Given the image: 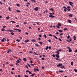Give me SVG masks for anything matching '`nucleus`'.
Segmentation results:
<instances>
[{"label":"nucleus","mask_w":77,"mask_h":77,"mask_svg":"<svg viewBox=\"0 0 77 77\" xmlns=\"http://www.w3.org/2000/svg\"><path fill=\"white\" fill-rule=\"evenodd\" d=\"M68 30L67 28H64L63 29V30Z\"/></svg>","instance_id":"4c0bfd02"},{"label":"nucleus","mask_w":77,"mask_h":77,"mask_svg":"<svg viewBox=\"0 0 77 77\" xmlns=\"http://www.w3.org/2000/svg\"><path fill=\"white\" fill-rule=\"evenodd\" d=\"M67 48H68L69 50L70 49V48H69V47H67Z\"/></svg>","instance_id":"69168bd1"},{"label":"nucleus","mask_w":77,"mask_h":77,"mask_svg":"<svg viewBox=\"0 0 77 77\" xmlns=\"http://www.w3.org/2000/svg\"><path fill=\"white\" fill-rule=\"evenodd\" d=\"M10 17L9 16L7 17H6V20H8L9 19Z\"/></svg>","instance_id":"a211bd4d"},{"label":"nucleus","mask_w":77,"mask_h":77,"mask_svg":"<svg viewBox=\"0 0 77 77\" xmlns=\"http://www.w3.org/2000/svg\"><path fill=\"white\" fill-rule=\"evenodd\" d=\"M62 66V63H59L57 65V67H59V66Z\"/></svg>","instance_id":"7ed1b4c3"},{"label":"nucleus","mask_w":77,"mask_h":77,"mask_svg":"<svg viewBox=\"0 0 77 77\" xmlns=\"http://www.w3.org/2000/svg\"><path fill=\"white\" fill-rule=\"evenodd\" d=\"M23 60H24V61L25 62H26L27 61V59H26V58H24L23 59Z\"/></svg>","instance_id":"6e6552de"},{"label":"nucleus","mask_w":77,"mask_h":77,"mask_svg":"<svg viewBox=\"0 0 77 77\" xmlns=\"http://www.w3.org/2000/svg\"><path fill=\"white\" fill-rule=\"evenodd\" d=\"M49 17H51V18H54V17H54V16H53V15H49Z\"/></svg>","instance_id":"1a4fd4ad"},{"label":"nucleus","mask_w":77,"mask_h":77,"mask_svg":"<svg viewBox=\"0 0 77 77\" xmlns=\"http://www.w3.org/2000/svg\"><path fill=\"white\" fill-rule=\"evenodd\" d=\"M65 68V66H62L61 67V68H62V69H63V68Z\"/></svg>","instance_id":"6ab92c4d"},{"label":"nucleus","mask_w":77,"mask_h":77,"mask_svg":"<svg viewBox=\"0 0 77 77\" xmlns=\"http://www.w3.org/2000/svg\"><path fill=\"white\" fill-rule=\"evenodd\" d=\"M71 65H72H72H73V62H71Z\"/></svg>","instance_id":"7c9ffc66"},{"label":"nucleus","mask_w":77,"mask_h":77,"mask_svg":"<svg viewBox=\"0 0 77 77\" xmlns=\"http://www.w3.org/2000/svg\"><path fill=\"white\" fill-rule=\"evenodd\" d=\"M69 52H71V51H72V50L70 49L69 50Z\"/></svg>","instance_id":"79ce46f5"},{"label":"nucleus","mask_w":77,"mask_h":77,"mask_svg":"<svg viewBox=\"0 0 77 77\" xmlns=\"http://www.w3.org/2000/svg\"><path fill=\"white\" fill-rule=\"evenodd\" d=\"M57 28H58V29H59V28H60V27H59V26H58L57 25Z\"/></svg>","instance_id":"a18cd8bd"},{"label":"nucleus","mask_w":77,"mask_h":77,"mask_svg":"<svg viewBox=\"0 0 77 77\" xmlns=\"http://www.w3.org/2000/svg\"><path fill=\"white\" fill-rule=\"evenodd\" d=\"M29 39H27L25 41V42L26 43H27V42H29Z\"/></svg>","instance_id":"9b49d317"},{"label":"nucleus","mask_w":77,"mask_h":77,"mask_svg":"<svg viewBox=\"0 0 77 77\" xmlns=\"http://www.w3.org/2000/svg\"><path fill=\"white\" fill-rule=\"evenodd\" d=\"M7 31H8V32H11V33H12V32H14V31L11 30H8Z\"/></svg>","instance_id":"423d86ee"},{"label":"nucleus","mask_w":77,"mask_h":77,"mask_svg":"<svg viewBox=\"0 0 77 77\" xmlns=\"http://www.w3.org/2000/svg\"><path fill=\"white\" fill-rule=\"evenodd\" d=\"M31 41H32V42H36V41H35V39H33Z\"/></svg>","instance_id":"c85d7f7f"},{"label":"nucleus","mask_w":77,"mask_h":77,"mask_svg":"<svg viewBox=\"0 0 77 77\" xmlns=\"http://www.w3.org/2000/svg\"><path fill=\"white\" fill-rule=\"evenodd\" d=\"M16 12H21V11L19 10H17L16 11Z\"/></svg>","instance_id":"f3484780"},{"label":"nucleus","mask_w":77,"mask_h":77,"mask_svg":"<svg viewBox=\"0 0 77 77\" xmlns=\"http://www.w3.org/2000/svg\"><path fill=\"white\" fill-rule=\"evenodd\" d=\"M69 3L70 6H72V7H74V5L72 4H73V3L71 2H69Z\"/></svg>","instance_id":"f257e3e1"},{"label":"nucleus","mask_w":77,"mask_h":77,"mask_svg":"<svg viewBox=\"0 0 77 77\" xmlns=\"http://www.w3.org/2000/svg\"><path fill=\"white\" fill-rule=\"evenodd\" d=\"M71 41H72V39H71V38H70L69 40H67L66 41H67V42H71Z\"/></svg>","instance_id":"39448f33"},{"label":"nucleus","mask_w":77,"mask_h":77,"mask_svg":"<svg viewBox=\"0 0 77 77\" xmlns=\"http://www.w3.org/2000/svg\"><path fill=\"white\" fill-rule=\"evenodd\" d=\"M73 39L74 41H75V40H76V37H75V35H74L73 36Z\"/></svg>","instance_id":"9d476101"},{"label":"nucleus","mask_w":77,"mask_h":77,"mask_svg":"<svg viewBox=\"0 0 77 77\" xmlns=\"http://www.w3.org/2000/svg\"><path fill=\"white\" fill-rule=\"evenodd\" d=\"M16 65H17V66H18V65H19V64L17 63H16Z\"/></svg>","instance_id":"49530a36"},{"label":"nucleus","mask_w":77,"mask_h":77,"mask_svg":"<svg viewBox=\"0 0 77 77\" xmlns=\"http://www.w3.org/2000/svg\"><path fill=\"white\" fill-rule=\"evenodd\" d=\"M2 31H5V29L4 28H2L1 29Z\"/></svg>","instance_id":"5701e85b"},{"label":"nucleus","mask_w":77,"mask_h":77,"mask_svg":"<svg viewBox=\"0 0 77 77\" xmlns=\"http://www.w3.org/2000/svg\"><path fill=\"white\" fill-rule=\"evenodd\" d=\"M3 39L4 41H6V39L5 38H3Z\"/></svg>","instance_id":"5fc2aeb1"},{"label":"nucleus","mask_w":77,"mask_h":77,"mask_svg":"<svg viewBox=\"0 0 77 77\" xmlns=\"http://www.w3.org/2000/svg\"><path fill=\"white\" fill-rule=\"evenodd\" d=\"M29 74H32V72H29Z\"/></svg>","instance_id":"603ef678"},{"label":"nucleus","mask_w":77,"mask_h":77,"mask_svg":"<svg viewBox=\"0 0 77 77\" xmlns=\"http://www.w3.org/2000/svg\"><path fill=\"white\" fill-rule=\"evenodd\" d=\"M34 10H35V11H38V7H36V8H35Z\"/></svg>","instance_id":"20e7f679"},{"label":"nucleus","mask_w":77,"mask_h":77,"mask_svg":"<svg viewBox=\"0 0 77 77\" xmlns=\"http://www.w3.org/2000/svg\"><path fill=\"white\" fill-rule=\"evenodd\" d=\"M56 53L57 54H59V51H57Z\"/></svg>","instance_id":"4be33fe9"},{"label":"nucleus","mask_w":77,"mask_h":77,"mask_svg":"<svg viewBox=\"0 0 77 77\" xmlns=\"http://www.w3.org/2000/svg\"><path fill=\"white\" fill-rule=\"evenodd\" d=\"M17 63H21V61H19V60H17L16 61Z\"/></svg>","instance_id":"4468645a"},{"label":"nucleus","mask_w":77,"mask_h":77,"mask_svg":"<svg viewBox=\"0 0 77 77\" xmlns=\"http://www.w3.org/2000/svg\"><path fill=\"white\" fill-rule=\"evenodd\" d=\"M53 36H54V37L56 39H57V37L56 36L54 35H53Z\"/></svg>","instance_id":"f8f14e48"},{"label":"nucleus","mask_w":77,"mask_h":77,"mask_svg":"<svg viewBox=\"0 0 77 77\" xmlns=\"http://www.w3.org/2000/svg\"><path fill=\"white\" fill-rule=\"evenodd\" d=\"M8 9H9V11H11V8L10 7L8 8Z\"/></svg>","instance_id":"09e8293b"},{"label":"nucleus","mask_w":77,"mask_h":77,"mask_svg":"<svg viewBox=\"0 0 77 77\" xmlns=\"http://www.w3.org/2000/svg\"><path fill=\"white\" fill-rule=\"evenodd\" d=\"M43 36L45 38H47V35H46L44 34Z\"/></svg>","instance_id":"412c9836"},{"label":"nucleus","mask_w":77,"mask_h":77,"mask_svg":"<svg viewBox=\"0 0 77 77\" xmlns=\"http://www.w3.org/2000/svg\"><path fill=\"white\" fill-rule=\"evenodd\" d=\"M58 58H57V57L56 58H55V59H56V60H58V59H58Z\"/></svg>","instance_id":"8fccbe9b"},{"label":"nucleus","mask_w":77,"mask_h":77,"mask_svg":"<svg viewBox=\"0 0 77 77\" xmlns=\"http://www.w3.org/2000/svg\"><path fill=\"white\" fill-rule=\"evenodd\" d=\"M63 8H64V11L65 12H66V9H67V8L65 6H63Z\"/></svg>","instance_id":"f03ea898"},{"label":"nucleus","mask_w":77,"mask_h":77,"mask_svg":"<svg viewBox=\"0 0 77 77\" xmlns=\"http://www.w3.org/2000/svg\"><path fill=\"white\" fill-rule=\"evenodd\" d=\"M48 46H47L46 48H45L46 50H48Z\"/></svg>","instance_id":"473e14b6"},{"label":"nucleus","mask_w":77,"mask_h":77,"mask_svg":"<svg viewBox=\"0 0 77 77\" xmlns=\"http://www.w3.org/2000/svg\"><path fill=\"white\" fill-rule=\"evenodd\" d=\"M68 21L69 23H70V24H71V20H68Z\"/></svg>","instance_id":"dca6fc26"},{"label":"nucleus","mask_w":77,"mask_h":77,"mask_svg":"<svg viewBox=\"0 0 77 77\" xmlns=\"http://www.w3.org/2000/svg\"><path fill=\"white\" fill-rule=\"evenodd\" d=\"M63 72V70H60L59 71V72Z\"/></svg>","instance_id":"b1692460"},{"label":"nucleus","mask_w":77,"mask_h":77,"mask_svg":"<svg viewBox=\"0 0 77 77\" xmlns=\"http://www.w3.org/2000/svg\"><path fill=\"white\" fill-rule=\"evenodd\" d=\"M10 51H11V50L10 49H8V51L7 52V53H9Z\"/></svg>","instance_id":"0eeeda50"},{"label":"nucleus","mask_w":77,"mask_h":77,"mask_svg":"<svg viewBox=\"0 0 77 77\" xmlns=\"http://www.w3.org/2000/svg\"><path fill=\"white\" fill-rule=\"evenodd\" d=\"M17 30H18V32H21V30H20V29H18Z\"/></svg>","instance_id":"bb28decb"},{"label":"nucleus","mask_w":77,"mask_h":77,"mask_svg":"<svg viewBox=\"0 0 77 77\" xmlns=\"http://www.w3.org/2000/svg\"><path fill=\"white\" fill-rule=\"evenodd\" d=\"M35 75V73H33L32 74L31 76L33 77V76H34V75Z\"/></svg>","instance_id":"e433bc0d"},{"label":"nucleus","mask_w":77,"mask_h":77,"mask_svg":"<svg viewBox=\"0 0 77 77\" xmlns=\"http://www.w3.org/2000/svg\"><path fill=\"white\" fill-rule=\"evenodd\" d=\"M57 25L58 26H61V24H60V23H59Z\"/></svg>","instance_id":"393cba45"},{"label":"nucleus","mask_w":77,"mask_h":77,"mask_svg":"<svg viewBox=\"0 0 77 77\" xmlns=\"http://www.w3.org/2000/svg\"><path fill=\"white\" fill-rule=\"evenodd\" d=\"M11 35H14V33L13 32H11Z\"/></svg>","instance_id":"c9c22d12"},{"label":"nucleus","mask_w":77,"mask_h":77,"mask_svg":"<svg viewBox=\"0 0 77 77\" xmlns=\"http://www.w3.org/2000/svg\"><path fill=\"white\" fill-rule=\"evenodd\" d=\"M49 14H50V15H53V14H52V13H49Z\"/></svg>","instance_id":"680f3d73"},{"label":"nucleus","mask_w":77,"mask_h":77,"mask_svg":"<svg viewBox=\"0 0 77 77\" xmlns=\"http://www.w3.org/2000/svg\"><path fill=\"white\" fill-rule=\"evenodd\" d=\"M6 26H3L2 27H3V28H6Z\"/></svg>","instance_id":"de8ad7c7"},{"label":"nucleus","mask_w":77,"mask_h":77,"mask_svg":"<svg viewBox=\"0 0 77 77\" xmlns=\"http://www.w3.org/2000/svg\"><path fill=\"white\" fill-rule=\"evenodd\" d=\"M69 17H72V14H70L69 15Z\"/></svg>","instance_id":"cd10ccee"},{"label":"nucleus","mask_w":77,"mask_h":77,"mask_svg":"<svg viewBox=\"0 0 77 77\" xmlns=\"http://www.w3.org/2000/svg\"><path fill=\"white\" fill-rule=\"evenodd\" d=\"M18 29H14V30H16V31L18 30Z\"/></svg>","instance_id":"bf43d9fd"},{"label":"nucleus","mask_w":77,"mask_h":77,"mask_svg":"<svg viewBox=\"0 0 77 77\" xmlns=\"http://www.w3.org/2000/svg\"><path fill=\"white\" fill-rule=\"evenodd\" d=\"M67 8L68 9H70V7L69 6H68V7H67Z\"/></svg>","instance_id":"37998d69"},{"label":"nucleus","mask_w":77,"mask_h":77,"mask_svg":"<svg viewBox=\"0 0 77 77\" xmlns=\"http://www.w3.org/2000/svg\"><path fill=\"white\" fill-rule=\"evenodd\" d=\"M49 36H52V35H51V34H49Z\"/></svg>","instance_id":"0e129e2a"},{"label":"nucleus","mask_w":77,"mask_h":77,"mask_svg":"<svg viewBox=\"0 0 77 77\" xmlns=\"http://www.w3.org/2000/svg\"><path fill=\"white\" fill-rule=\"evenodd\" d=\"M16 41L17 42H20V40H19V39H17V40H16Z\"/></svg>","instance_id":"58836bf2"},{"label":"nucleus","mask_w":77,"mask_h":77,"mask_svg":"<svg viewBox=\"0 0 77 77\" xmlns=\"http://www.w3.org/2000/svg\"><path fill=\"white\" fill-rule=\"evenodd\" d=\"M25 77H28V76L27 75H25Z\"/></svg>","instance_id":"774afa93"},{"label":"nucleus","mask_w":77,"mask_h":77,"mask_svg":"<svg viewBox=\"0 0 77 77\" xmlns=\"http://www.w3.org/2000/svg\"><path fill=\"white\" fill-rule=\"evenodd\" d=\"M16 5H17V6H20V5H19V4H16Z\"/></svg>","instance_id":"a19ab883"},{"label":"nucleus","mask_w":77,"mask_h":77,"mask_svg":"<svg viewBox=\"0 0 77 77\" xmlns=\"http://www.w3.org/2000/svg\"><path fill=\"white\" fill-rule=\"evenodd\" d=\"M55 56H56V57H57V58H59V54H56Z\"/></svg>","instance_id":"ddd939ff"},{"label":"nucleus","mask_w":77,"mask_h":77,"mask_svg":"<svg viewBox=\"0 0 77 77\" xmlns=\"http://www.w3.org/2000/svg\"><path fill=\"white\" fill-rule=\"evenodd\" d=\"M16 27H19V25H16Z\"/></svg>","instance_id":"e2e57ef3"},{"label":"nucleus","mask_w":77,"mask_h":77,"mask_svg":"<svg viewBox=\"0 0 77 77\" xmlns=\"http://www.w3.org/2000/svg\"><path fill=\"white\" fill-rule=\"evenodd\" d=\"M35 54V55H37V56L38 55V54H36V52H34Z\"/></svg>","instance_id":"6e6d98bb"},{"label":"nucleus","mask_w":77,"mask_h":77,"mask_svg":"<svg viewBox=\"0 0 77 77\" xmlns=\"http://www.w3.org/2000/svg\"><path fill=\"white\" fill-rule=\"evenodd\" d=\"M58 39H59V40L60 41H62V40L60 38H59Z\"/></svg>","instance_id":"13d9d810"},{"label":"nucleus","mask_w":77,"mask_h":77,"mask_svg":"<svg viewBox=\"0 0 77 77\" xmlns=\"http://www.w3.org/2000/svg\"><path fill=\"white\" fill-rule=\"evenodd\" d=\"M58 31L59 32H63V30H58Z\"/></svg>","instance_id":"c756f323"},{"label":"nucleus","mask_w":77,"mask_h":77,"mask_svg":"<svg viewBox=\"0 0 77 77\" xmlns=\"http://www.w3.org/2000/svg\"><path fill=\"white\" fill-rule=\"evenodd\" d=\"M52 56H53L54 57H55V55H54V54H53L52 55Z\"/></svg>","instance_id":"052dcab7"},{"label":"nucleus","mask_w":77,"mask_h":77,"mask_svg":"<svg viewBox=\"0 0 77 77\" xmlns=\"http://www.w3.org/2000/svg\"><path fill=\"white\" fill-rule=\"evenodd\" d=\"M11 22V23H14V24H15V22H14V21H13V20H11L10 21Z\"/></svg>","instance_id":"2eb2a0df"},{"label":"nucleus","mask_w":77,"mask_h":77,"mask_svg":"<svg viewBox=\"0 0 77 77\" xmlns=\"http://www.w3.org/2000/svg\"><path fill=\"white\" fill-rule=\"evenodd\" d=\"M27 64L28 65L29 67H31L30 65V64H29L27 63Z\"/></svg>","instance_id":"72a5a7b5"},{"label":"nucleus","mask_w":77,"mask_h":77,"mask_svg":"<svg viewBox=\"0 0 77 77\" xmlns=\"http://www.w3.org/2000/svg\"><path fill=\"white\" fill-rule=\"evenodd\" d=\"M42 60H45V59L43 57V58H42Z\"/></svg>","instance_id":"c03bdc74"},{"label":"nucleus","mask_w":77,"mask_h":77,"mask_svg":"<svg viewBox=\"0 0 77 77\" xmlns=\"http://www.w3.org/2000/svg\"><path fill=\"white\" fill-rule=\"evenodd\" d=\"M35 46H36V47H39V45H38L35 44Z\"/></svg>","instance_id":"aec40b11"},{"label":"nucleus","mask_w":77,"mask_h":77,"mask_svg":"<svg viewBox=\"0 0 77 77\" xmlns=\"http://www.w3.org/2000/svg\"><path fill=\"white\" fill-rule=\"evenodd\" d=\"M70 38V36L69 35H68L67 36V39H69Z\"/></svg>","instance_id":"ea45409f"},{"label":"nucleus","mask_w":77,"mask_h":77,"mask_svg":"<svg viewBox=\"0 0 77 77\" xmlns=\"http://www.w3.org/2000/svg\"><path fill=\"white\" fill-rule=\"evenodd\" d=\"M29 71H29V70H27L26 71V72H29Z\"/></svg>","instance_id":"864d4df0"},{"label":"nucleus","mask_w":77,"mask_h":77,"mask_svg":"<svg viewBox=\"0 0 77 77\" xmlns=\"http://www.w3.org/2000/svg\"><path fill=\"white\" fill-rule=\"evenodd\" d=\"M48 48L49 49H50V50H51V46L48 47Z\"/></svg>","instance_id":"2f4dec72"},{"label":"nucleus","mask_w":77,"mask_h":77,"mask_svg":"<svg viewBox=\"0 0 77 77\" xmlns=\"http://www.w3.org/2000/svg\"><path fill=\"white\" fill-rule=\"evenodd\" d=\"M1 41H2V42H4V39H2V40H1Z\"/></svg>","instance_id":"338daca9"},{"label":"nucleus","mask_w":77,"mask_h":77,"mask_svg":"<svg viewBox=\"0 0 77 77\" xmlns=\"http://www.w3.org/2000/svg\"><path fill=\"white\" fill-rule=\"evenodd\" d=\"M62 51V49H59L58 50V51Z\"/></svg>","instance_id":"3c124183"},{"label":"nucleus","mask_w":77,"mask_h":77,"mask_svg":"<svg viewBox=\"0 0 77 77\" xmlns=\"http://www.w3.org/2000/svg\"><path fill=\"white\" fill-rule=\"evenodd\" d=\"M67 11H71V10H70V9H67Z\"/></svg>","instance_id":"4d7b16f0"},{"label":"nucleus","mask_w":77,"mask_h":77,"mask_svg":"<svg viewBox=\"0 0 77 77\" xmlns=\"http://www.w3.org/2000/svg\"><path fill=\"white\" fill-rule=\"evenodd\" d=\"M74 71H75V72H77V69H74Z\"/></svg>","instance_id":"a878e982"},{"label":"nucleus","mask_w":77,"mask_h":77,"mask_svg":"<svg viewBox=\"0 0 77 77\" xmlns=\"http://www.w3.org/2000/svg\"><path fill=\"white\" fill-rule=\"evenodd\" d=\"M39 44H41V45H42V42H39Z\"/></svg>","instance_id":"f704fd0d"}]
</instances>
